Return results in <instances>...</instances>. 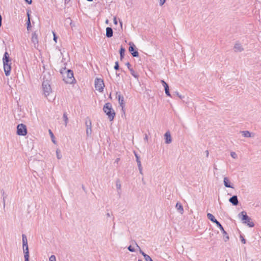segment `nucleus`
Returning <instances> with one entry per match:
<instances>
[{"instance_id": "1", "label": "nucleus", "mask_w": 261, "mask_h": 261, "mask_svg": "<svg viewBox=\"0 0 261 261\" xmlns=\"http://www.w3.org/2000/svg\"><path fill=\"white\" fill-rule=\"evenodd\" d=\"M3 62L4 66V70L6 76H9L10 74L11 70V59L9 57L8 52L6 51L3 58Z\"/></svg>"}, {"instance_id": "2", "label": "nucleus", "mask_w": 261, "mask_h": 261, "mask_svg": "<svg viewBox=\"0 0 261 261\" xmlns=\"http://www.w3.org/2000/svg\"><path fill=\"white\" fill-rule=\"evenodd\" d=\"M207 217L208 219H210L211 221L215 223L216 225L217 226V228H219L221 230L223 235V239L226 242L227 240L229 239V236L227 233L225 231L222 225L220 224V223L217 221L215 217L211 213H208L207 214Z\"/></svg>"}, {"instance_id": "3", "label": "nucleus", "mask_w": 261, "mask_h": 261, "mask_svg": "<svg viewBox=\"0 0 261 261\" xmlns=\"http://www.w3.org/2000/svg\"><path fill=\"white\" fill-rule=\"evenodd\" d=\"M61 73L63 75V79L66 83L72 84L75 80L73 72L71 70L68 69L66 70L65 68L61 71Z\"/></svg>"}, {"instance_id": "4", "label": "nucleus", "mask_w": 261, "mask_h": 261, "mask_svg": "<svg viewBox=\"0 0 261 261\" xmlns=\"http://www.w3.org/2000/svg\"><path fill=\"white\" fill-rule=\"evenodd\" d=\"M103 111L108 116L110 121H112L115 116V112L112 108V104L110 102L106 103L103 108Z\"/></svg>"}, {"instance_id": "5", "label": "nucleus", "mask_w": 261, "mask_h": 261, "mask_svg": "<svg viewBox=\"0 0 261 261\" xmlns=\"http://www.w3.org/2000/svg\"><path fill=\"white\" fill-rule=\"evenodd\" d=\"M238 217L243 223L247 224L249 227H252L254 226V223L251 221V218L248 216L246 212L242 211L238 215Z\"/></svg>"}, {"instance_id": "6", "label": "nucleus", "mask_w": 261, "mask_h": 261, "mask_svg": "<svg viewBox=\"0 0 261 261\" xmlns=\"http://www.w3.org/2000/svg\"><path fill=\"white\" fill-rule=\"evenodd\" d=\"M44 79V77L42 82V88L45 96L47 97L51 92V88L49 84V81L47 80H45Z\"/></svg>"}, {"instance_id": "7", "label": "nucleus", "mask_w": 261, "mask_h": 261, "mask_svg": "<svg viewBox=\"0 0 261 261\" xmlns=\"http://www.w3.org/2000/svg\"><path fill=\"white\" fill-rule=\"evenodd\" d=\"M105 87L103 81L101 79L96 78L95 80V88L99 92H102Z\"/></svg>"}, {"instance_id": "8", "label": "nucleus", "mask_w": 261, "mask_h": 261, "mask_svg": "<svg viewBox=\"0 0 261 261\" xmlns=\"http://www.w3.org/2000/svg\"><path fill=\"white\" fill-rule=\"evenodd\" d=\"M17 133L19 136H25L27 134V129L26 126L21 123L17 126Z\"/></svg>"}, {"instance_id": "9", "label": "nucleus", "mask_w": 261, "mask_h": 261, "mask_svg": "<svg viewBox=\"0 0 261 261\" xmlns=\"http://www.w3.org/2000/svg\"><path fill=\"white\" fill-rule=\"evenodd\" d=\"M85 124L86 125V135L87 137H89L92 133L91 121L89 118H87Z\"/></svg>"}, {"instance_id": "10", "label": "nucleus", "mask_w": 261, "mask_h": 261, "mask_svg": "<svg viewBox=\"0 0 261 261\" xmlns=\"http://www.w3.org/2000/svg\"><path fill=\"white\" fill-rule=\"evenodd\" d=\"M116 95V97H118L119 103L122 108V110L124 113V109L125 105L124 103V97L121 94V93L120 92H117Z\"/></svg>"}, {"instance_id": "11", "label": "nucleus", "mask_w": 261, "mask_h": 261, "mask_svg": "<svg viewBox=\"0 0 261 261\" xmlns=\"http://www.w3.org/2000/svg\"><path fill=\"white\" fill-rule=\"evenodd\" d=\"M129 47L128 48L129 51L131 53L134 57H138L139 56V53L137 50H135V46L133 43L130 42Z\"/></svg>"}, {"instance_id": "12", "label": "nucleus", "mask_w": 261, "mask_h": 261, "mask_svg": "<svg viewBox=\"0 0 261 261\" xmlns=\"http://www.w3.org/2000/svg\"><path fill=\"white\" fill-rule=\"evenodd\" d=\"M161 82L163 86L164 87L165 93L167 94V95L169 96H171L169 92L168 85L164 80H161Z\"/></svg>"}, {"instance_id": "13", "label": "nucleus", "mask_w": 261, "mask_h": 261, "mask_svg": "<svg viewBox=\"0 0 261 261\" xmlns=\"http://www.w3.org/2000/svg\"><path fill=\"white\" fill-rule=\"evenodd\" d=\"M229 201L233 205H237L239 203L238 197L237 195H233L229 199Z\"/></svg>"}, {"instance_id": "14", "label": "nucleus", "mask_w": 261, "mask_h": 261, "mask_svg": "<svg viewBox=\"0 0 261 261\" xmlns=\"http://www.w3.org/2000/svg\"><path fill=\"white\" fill-rule=\"evenodd\" d=\"M164 136L165 138V143L166 144H170L172 142V138L170 132H167Z\"/></svg>"}, {"instance_id": "15", "label": "nucleus", "mask_w": 261, "mask_h": 261, "mask_svg": "<svg viewBox=\"0 0 261 261\" xmlns=\"http://www.w3.org/2000/svg\"><path fill=\"white\" fill-rule=\"evenodd\" d=\"M28 246H23L24 257V259H29V251Z\"/></svg>"}, {"instance_id": "16", "label": "nucleus", "mask_w": 261, "mask_h": 261, "mask_svg": "<svg viewBox=\"0 0 261 261\" xmlns=\"http://www.w3.org/2000/svg\"><path fill=\"white\" fill-rule=\"evenodd\" d=\"M31 40L35 46L38 44V36L36 32H34L32 33Z\"/></svg>"}, {"instance_id": "17", "label": "nucleus", "mask_w": 261, "mask_h": 261, "mask_svg": "<svg viewBox=\"0 0 261 261\" xmlns=\"http://www.w3.org/2000/svg\"><path fill=\"white\" fill-rule=\"evenodd\" d=\"M234 51L236 52H241L244 50L240 43L237 42L234 46Z\"/></svg>"}, {"instance_id": "18", "label": "nucleus", "mask_w": 261, "mask_h": 261, "mask_svg": "<svg viewBox=\"0 0 261 261\" xmlns=\"http://www.w3.org/2000/svg\"><path fill=\"white\" fill-rule=\"evenodd\" d=\"M113 29L110 27H107L106 28V36L108 38H110L113 36Z\"/></svg>"}, {"instance_id": "19", "label": "nucleus", "mask_w": 261, "mask_h": 261, "mask_svg": "<svg viewBox=\"0 0 261 261\" xmlns=\"http://www.w3.org/2000/svg\"><path fill=\"white\" fill-rule=\"evenodd\" d=\"M175 207L180 214H183L184 208H183L182 205H181V204L180 203L177 202L176 204V205H175Z\"/></svg>"}, {"instance_id": "20", "label": "nucleus", "mask_w": 261, "mask_h": 261, "mask_svg": "<svg viewBox=\"0 0 261 261\" xmlns=\"http://www.w3.org/2000/svg\"><path fill=\"white\" fill-rule=\"evenodd\" d=\"M224 185L227 188H233V187L230 184L229 180L227 177L224 178Z\"/></svg>"}, {"instance_id": "21", "label": "nucleus", "mask_w": 261, "mask_h": 261, "mask_svg": "<svg viewBox=\"0 0 261 261\" xmlns=\"http://www.w3.org/2000/svg\"><path fill=\"white\" fill-rule=\"evenodd\" d=\"M125 51V48L122 46H121V47H120V49L119 50L121 60H122L124 58Z\"/></svg>"}, {"instance_id": "22", "label": "nucleus", "mask_w": 261, "mask_h": 261, "mask_svg": "<svg viewBox=\"0 0 261 261\" xmlns=\"http://www.w3.org/2000/svg\"><path fill=\"white\" fill-rule=\"evenodd\" d=\"M241 133L244 137L250 138L252 137L251 133L248 130L241 131Z\"/></svg>"}, {"instance_id": "23", "label": "nucleus", "mask_w": 261, "mask_h": 261, "mask_svg": "<svg viewBox=\"0 0 261 261\" xmlns=\"http://www.w3.org/2000/svg\"><path fill=\"white\" fill-rule=\"evenodd\" d=\"M27 16H28V20L27 22V30H29V29L31 27V21H30V17L29 13H27Z\"/></svg>"}, {"instance_id": "24", "label": "nucleus", "mask_w": 261, "mask_h": 261, "mask_svg": "<svg viewBox=\"0 0 261 261\" xmlns=\"http://www.w3.org/2000/svg\"><path fill=\"white\" fill-rule=\"evenodd\" d=\"M130 71V72L131 73V74L136 79H138V77H139V75L135 72V71L133 70V69L132 68H129V70Z\"/></svg>"}, {"instance_id": "25", "label": "nucleus", "mask_w": 261, "mask_h": 261, "mask_svg": "<svg viewBox=\"0 0 261 261\" xmlns=\"http://www.w3.org/2000/svg\"><path fill=\"white\" fill-rule=\"evenodd\" d=\"M22 245H28L27 236L25 234H22Z\"/></svg>"}, {"instance_id": "26", "label": "nucleus", "mask_w": 261, "mask_h": 261, "mask_svg": "<svg viewBox=\"0 0 261 261\" xmlns=\"http://www.w3.org/2000/svg\"><path fill=\"white\" fill-rule=\"evenodd\" d=\"M63 117L64 121H65V126H66L67 124L68 121V119L66 113H64L63 114Z\"/></svg>"}, {"instance_id": "27", "label": "nucleus", "mask_w": 261, "mask_h": 261, "mask_svg": "<svg viewBox=\"0 0 261 261\" xmlns=\"http://www.w3.org/2000/svg\"><path fill=\"white\" fill-rule=\"evenodd\" d=\"M2 195H3V205H4V207L5 206V201H6V198L7 197V196L5 195V191L4 190H2Z\"/></svg>"}, {"instance_id": "28", "label": "nucleus", "mask_w": 261, "mask_h": 261, "mask_svg": "<svg viewBox=\"0 0 261 261\" xmlns=\"http://www.w3.org/2000/svg\"><path fill=\"white\" fill-rule=\"evenodd\" d=\"M137 247L139 249L140 252L142 254V255L144 257L145 259H146V257L148 256L149 255L146 254L142 250L140 249L139 246H137Z\"/></svg>"}, {"instance_id": "29", "label": "nucleus", "mask_w": 261, "mask_h": 261, "mask_svg": "<svg viewBox=\"0 0 261 261\" xmlns=\"http://www.w3.org/2000/svg\"><path fill=\"white\" fill-rule=\"evenodd\" d=\"M116 186L118 190L121 189V185L119 180L116 181Z\"/></svg>"}, {"instance_id": "30", "label": "nucleus", "mask_w": 261, "mask_h": 261, "mask_svg": "<svg viewBox=\"0 0 261 261\" xmlns=\"http://www.w3.org/2000/svg\"><path fill=\"white\" fill-rule=\"evenodd\" d=\"M57 157L58 159L62 158V155L60 154V152L59 150H56Z\"/></svg>"}, {"instance_id": "31", "label": "nucleus", "mask_w": 261, "mask_h": 261, "mask_svg": "<svg viewBox=\"0 0 261 261\" xmlns=\"http://www.w3.org/2000/svg\"><path fill=\"white\" fill-rule=\"evenodd\" d=\"M138 169H139V172L141 174H143V171H142V165H141V163L139 165H138Z\"/></svg>"}, {"instance_id": "32", "label": "nucleus", "mask_w": 261, "mask_h": 261, "mask_svg": "<svg viewBox=\"0 0 261 261\" xmlns=\"http://www.w3.org/2000/svg\"><path fill=\"white\" fill-rule=\"evenodd\" d=\"M128 250L130 252H134L136 250L135 248L133 246H128Z\"/></svg>"}, {"instance_id": "33", "label": "nucleus", "mask_w": 261, "mask_h": 261, "mask_svg": "<svg viewBox=\"0 0 261 261\" xmlns=\"http://www.w3.org/2000/svg\"><path fill=\"white\" fill-rule=\"evenodd\" d=\"M114 69L116 70L119 69V65L118 61L116 62L115 63Z\"/></svg>"}, {"instance_id": "34", "label": "nucleus", "mask_w": 261, "mask_h": 261, "mask_svg": "<svg viewBox=\"0 0 261 261\" xmlns=\"http://www.w3.org/2000/svg\"><path fill=\"white\" fill-rule=\"evenodd\" d=\"M49 261H56V256L54 255H52L49 258Z\"/></svg>"}, {"instance_id": "35", "label": "nucleus", "mask_w": 261, "mask_h": 261, "mask_svg": "<svg viewBox=\"0 0 261 261\" xmlns=\"http://www.w3.org/2000/svg\"><path fill=\"white\" fill-rule=\"evenodd\" d=\"M230 155L233 159H236L237 158V155L234 152H231Z\"/></svg>"}, {"instance_id": "36", "label": "nucleus", "mask_w": 261, "mask_h": 261, "mask_svg": "<svg viewBox=\"0 0 261 261\" xmlns=\"http://www.w3.org/2000/svg\"><path fill=\"white\" fill-rule=\"evenodd\" d=\"M240 239H241V242L243 244L246 243V240L242 235H240Z\"/></svg>"}, {"instance_id": "37", "label": "nucleus", "mask_w": 261, "mask_h": 261, "mask_svg": "<svg viewBox=\"0 0 261 261\" xmlns=\"http://www.w3.org/2000/svg\"><path fill=\"white\" fill-rule=\"evenodd\" d=\"M175 94L177 96H178L180 99H182V97H182L180 94H179V93L178 92H177V91L175 92Z\"/></svg>"}, {"instance_id": "38", "label": "nucleus", "mask_w": 261, "mask_h": 261, "mask_svg": "<svg viewBox=\"0 0 261 261\" xmlns=\"http://www.w3.org/2000/svg\"><path fill=\"white\" fill-rule=\"evenodd\" d=\"M145 260H146V261H153L152 259H151V258L149 256L146 257Z\"/></svg>"}, {"instance_id": "39", "label": "nucleus", "mask_w": 261, "mask_h": 261, "mask_svg": "<svg viewBox=\"0 0 261 261\" xmlns=\"http://www.w3.org/2000/svg\"><path fill=\"white\" fill-rule=\"evenodd\" d=\"M160 4L161 6H162L163 5H164V4L166 2V0H160Z\"/></svg>"}, {"instance_id": "40", "label": "nucleus", "mask_w": 261, "mask_h": 261, "mask_svg": "<svg viewBox=\"0 0 261 261\" xmlns=\"http://www.w3.org/2000/svg\"><path fill=\"white\" fill-rule=\"evenodd\" d=\"M135 157L136 158V161L140 160L139 155L137 153H135Z\"/></svg>"}, {"instance_id": "41", "label": "nucleus", "mask_w": 261, "mask_h": 261, "mask_svg": "<svg viewBox=\"0 0 261 261\" xmlns=\"http://www.w3.org/2000/svg\"><path fill=\"white\" fill-rule=\"evenodd\" d=\"M49 134L50 135V136H51V138H54V134H53V133H52V132L51 131L50 129L49 130Z\"/></svg>"}, {"instance_id": "42", "label": "nucleus", "mask_w": 261, "mask_h": 261, "mask_svg": "<svg viewBox=\"0 0 261 261\" xmlns=\"http://www.w3.org/2000/svg\"><path fill=\"white\" fill-rule=\"evenodd\" d=\"M53 34H54V40L56 42H57V37L56 36V34L54 33H53Z\"/></svg>"}, {"instance_id": "43", "label": "nucleus", "mask_w": 261, "mask_h": 261, "mask_svg": "<svg viewBox=\"0 0 261 261\" xmlns=\"http://www.w3.org/2000/svg\"><path fill=\"white\" fill-rule=\"evenodd\" d=\"M125 65L127 66V68H128L129 70V68H132L130 67L131 65H130V63L129 62L126 63Z\"/></svg>"}, {"instance_id": "44", "label": "nucleus", "mask_w": 261, "mask_h": 261, "mask_svg": "<svg viewBox=\"0 0 261 261\" xmlns=\"http://www.w3.org/2000/svg\"><path fill=\"white\" fill-rule=\"evenodd\" d=\"M25 2L29 4H31L32 3V0H25Z\"/></svg>"}, {"instance_id": "45", "label": "nucleus", "mask_w": 261, "mask_h": 261, "mask_svg": "<svg viewBox=\"0 0 261 261\" xmlns=\"http://www.w3.org/2000/svg\"><path fill=\"white\" fill-rule=\"evenodd\" d=\"M113 21H114V24H117V19L115 17L113 19Z\"/></svg>"}, {"instance_id": "46", "label": "nucleus", "mask_w": 261, "mask_h": 261, "mask_svg": "<svg viewBox=\"0 0 261 261\" xmlns=\"http://www.w3.org/2000/svg\"><path fill=\"white\" fill-rule=\"evenodd\" d=\"M2 17L1 15H0V27L2 25Z\"/></svg>"}, {"instance_id": "47", "label": "nucleus", "mask_w": 261, "mask_h": 261, "mask_svg": "<svg viewBox=\"0 0 261 261\" xmlns=\"http://www.w3.org/2000/svg\"><path fill=\"white\" fill-rule=\"evenodd\" d=\"M70 0H64L65 5L68 4L70 2Z\"/></svg>"}, {"instance_id": "48", "label": "nucleus", "mask_w": 261, "mask_h": 261, "mask_svg": "<svg viewBox=\"0 0 261 261\" xmlns=\"http://www.w3.org/2000/svg\"><path fill=\"white\" fill-rule=\"evenodd\" d=\"M106 215H107V216L108 217H111V214H110L109 213H107L106 214Z\"/></svg>"}, {"instance_id": "49", "label": "nucleus", "mask_w": 261, "mask_h": 261, "mask_svg": "<svg viewBox=\"0 0 261 261\" xmlns=\"http://www.w3.org/2000/svg\"><path fill=\"white\" fill-rule=\"evenodd\" d=\"M136 162H137V165H139V164H140L141 163V161H140V160H139V161H137Z\"/></svg>"}, {"instance_id": "50", "label": "nucleus", "mask_w": 261, "mask_h": 261, "mask_svg": "<svg viewBox=\"0 0 261 261\" xmlns=\"http://www.w3.org/2000/svg\"><path fill=\"white\" fill-rule=\"evenodd\" d=\"M144 139H145L146 141H147V140H148V137H147V135H145V137Z\"/></svg>"}, {"instance_id": "51", "label": "nucleus", "mask_w": 261, "mask_h": 261, "mask_svg": "<svg viewBox=\"0 0 261 261\" xmlns=\"http://www.w3.org/2000/svg\"><path fill=\"white\" fill-rule=\"evenodd\" d=\"M205 152H206V157H208V150H206L205 151Z\"/></svg>"}, {"instance_id": "52", "label": "nucleus", "mask_w": 261, "mask_h": 261, "mask_svg": "<svg viewBox=\"0 0 261 261\" xmlns=\"http://www.w3.org/2000/svg\"><path fill=\"white\" fill-rule=\"evenodd\" d=\"M119 160H120V159H119V158H117V159L116 160L115 162H116V163H118V162L119 161Z\"/></svg>"}, {"instance_id": "53", "label": "nucleus", "mask_w": 261, "mask_h": 261, "mask_svg": "<svg viewBox=\"0 0 261 261\" xmlns=\"http://www.w3.org/2000/svg\"><path fill=\"white\" fill-rule=\"evenodd\" d=\"M116 75L117 77H119V73H116Z\"/></svg>"}, {"instance_id": "54", "label": "nucleus", "mask_w": 261, "mask_h": 261, "mask_svg": "<svg viewBox=\"0 0 261 261\" xmlns=\"http://www.w3.org/2000/svg\"><path fill=\"white\" fill-rule=\"evenodd\" d=\"M52 141L55 143V141L54 140V139L52 138Z\"/></svg>"}, {"instance_id": "55", "label": "nucleus", "mask_w": 261, "mask_h": 261, "mask_svg": "<svg viewBox=\"0 0 261 261\" xmlns=\"http://www.w3.org/2000/svg\"><path fill=\"white\" fill-rule=\"evenodd\" d=\"M24 261H29V259H24Z\"/></svg>"}, {"instance_id": "56", "label": "nucleus", "mask_w": 261, "mask_h": 261, "mask_svg": "<svg viewBox=\"0 0 261 261\" xmlns=\"http://www.w3.org/2000/svg\"><path fill=\"white\" fill-rule=\"evenodd\" d=\"M106 22L107 23H108V20H106Z\"/></svg>"}, {"instance_id": "57", "label": "nucleus", "mask_w": 261, "mask_h": 261, "mask_svg": "<svg viewBox=\"0 0 261 261\" xmlns=\"http://www.w3.org/2000/svg\"><path fill=\"white\" fill-rule=\"evenodd\" d=\"M87 1H89V2H91V1H92L93 0H87Z\"/></svg>"}]
</instances>
